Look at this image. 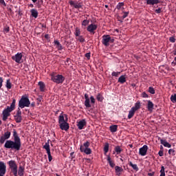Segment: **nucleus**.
<instances>
[{"label":"nucleus","instance_id":"nucleus-1","mask_svg":"<svg viewBox=\"0 0 176 176\" xmlns=\"http://www.w3.org/2000/svg\"><path fill=\"white\" fill-rule=\"evenodd\" d=\"M13 140H7L4 144V148L11 149L12 151H20L21 148V139L19 137V133L16 129L13 130Z\"/></svg>","mask_w":176,"mask_h":176},{"label":"nucleus","instance_id":"nucleus-2","mask_svg":"<svg viewBox=\"0 0 176 176\" xmlns=\"http://www.w3.org/2000/svg\"><path fill=\"white\" fill-rule=\"evenodd\" d=\"M16 109V99L13 98L10 107L8 106L7 108L4 109L2 112V120L6 122L10 113L13 112Z\"/></svg>","mask_w":176,"mask_h":176},{"label":"nucleus","instance_id":"nucleus-3","mask_svg":"<svg viewBox=\"0 0 176 176\" xmlns=\"http://www.w3.org/2000/svg\"><path fill=\"white\" fill-rule=\"evenodd\" d=\"M30 105H31V102L28 98V96L27 95L22 96L21 100L19 102V108L23 109V108L28 107H30Z\"/></svg>","mask_w":176,"mask_h":176},{"label":"nucleus","instance_id":"nucleus-4","mask_svg":"<svg viewBox=\"0 0 176 176\" xmlns=\"http://www.w3.org/2000/svg\"><path fill=\"white\" fill-rule=\"evenodd\" d=\"M8 164L10 170V173L13 174L14 176H18L19 175H17V172L19 168L17 166V163H16V161L10 160L8 162Z\"/></svg>","mask_w":176,"mask_h":176},{"label":"nucleus","instance_id":"nucleus-5","mask_svg":"<svg viewBox=\"0 0 176 176\" xmlns=\"http://www.w3.org/2000/svg\"><path fill=\"white\" fill-rule=\"evenodd\" d=\"M51 80L54 83H57V85H60L64 83V80H65V77H64L61 74L54 75V73L51 74Z\"/></svg>","mask_w":176,"mask_h":176},{"label":"nucleus","instance_id":"nucleus-6","mask_svg":"<svg viewBox=\"0 0 176 176\" xmlns=\"http://www.w3.org/2000/svg\"><path fill=\"white\" fill-rule=\"evenodd\" d=\"M89 146H90V143L87 141L80 146V152L85 153V155H91V148H89Z\"/></svg>","mask_w":176,"mask_h":176},{"label":"nucleus","instance_id":"nucleus-7","mask_svg":"<svg viewBox=\"0 0 176 176\" xmlns=\"http://www.w3.org/2000/svg\"><path fill=\"white\" fill-rule=\"evenodd\" d=\"M113 42H115V39L111 38L109 34H104L102 36V43L104 46H109V43H113Z\"/></svg>","mask_w":176,"mask_h":176},{"label":"nucleus","instance_id":"nucleus-8","mask_svg":"<svg viewBox=\"0 0 176 176\" xmlns=\"http://www.w3.org/2000/svg\"><path fill=\"white\" fill-rule=\"evenodd\" d=\"M49 141H50V140H48L45 144V145L43 146V148L45 149V151H47L49 162H52V160H53V157H52V153L50 152V143L49 142Z\"/></svg>","mask_w":176,"mask_h":176},{"label":"nucleus","instance_id":"nucleus-9","mask_svg":"<svg viewBox=\"0 0 176 176\" xmlns=\"http://www.w3.org/2000/svg\"><path fill=\"white\" fill-rule=\"evenodd\" d=\"M14 119L16 123H21L23 120V116H21V110L20 108H18L16 113L14 116Z\"/></svg>","mask_w":176,"mask_h":176},{"label":"nucleus","instance_id":"nucleus-10","mask_svg":"<svg viewBox=\"0 0 176 176\" xmlns=\"http://www.w3.org/2000/svg\"><path fill=\"white\" fill-rule=\"evenodd\" d=\"M23 59V54L21 53H17L14 56H12V60L15 61V63H17L18 64H21V63H23L21 60Z\"/></svg>","mask_w":176,"mask_h":176},{"label":"nucleus","instance_id":"nucleus-11","mask_svg":"<svg viewBox=\"0 0 176 176\" xmlns=\"http://www.w3.org/2000/svg\"><path fill=\"white\" fill-rule=\"evenodd\" d=\"M10 135H12L10 131L5 132L3 135L0 138V144H5L6 140H9V138H10Z\"/></svg>","mask_w":176,"mask_h":176},{"label":"nucleus","instance_id":"nucleus-12","mask_svg":"<svg viewBox=\"0 0 176 176\" xmlns=\"http://www.w3.org/2000/svg\"><path fill=\"white\" fill-rule=\"evenodd\" d=\"M68 122V115L61 113L58 117V124L65 123Z\"/></svg>","mask_w":176,"mask_h":176},{"label":"nucleus","instance_id":"nucleus-13","mask_svg":"<svg viewBox=\"0 0 176 176\" xmlns=\"http://www.w3.org/2000/svg\"><path fill=\"white\" fill-rule=\"evenodd\" d=\"M97 25L91 23L90 25H89L87 28V30L88 31V32H90V34H96V30H97Z\"/></svg>","mask_w":176,"mask_h":176},{"label":"nucleus","instance_id":"nucleus-14","mask_svg":"<svg viewBox=\"0 0 176 176\" xmlns=\"http://www.w3.org/2000/svg\"><path fill=\"white\" fill-rule=\"evenodd\" d=\"M69 3L70 6H74L75 9H80V8H82V3L79 1H70Z\"/></svg>","mask_w":176,"mask_h":176},{"label":"nucleus","instance_id":"nucleus-15","mask_svg":"<svg viewBox=\"0 0 176 176\" xmlns=\"http://www.w3.org/2000/svg\"><path fill=\"white\" fill-rule=\"evenodd\" d=\"M148 152V146L144 145L142 148L139 149V155L140 156H145L146 155V153Z\"/></svg>","mask_w":176,"mask_h":176},{"label":"nucleus","instance_id":"nucleus-16","mask_svg":"<svg viewBox=\"0 0 176 176\" xmlns=\"http://www.w3.org/2000/svg\"><path fill=\"white\" fill-rule=\"evenodd\" d=\"M59 127L60 129L64 130L65 131H68V130H69V124H68V122H61L59 124Z\"/></svg>","mask_w":176,"mask_h":176},{"label":"nucleus","instance_id":"nucleus-17","mask_svg":"<svg viewBox=\"0 0 176 176\" xmlns=\"http://www.w3.org/2000/svg\"><path fill=\"white\" fill-rule=\"evenodd\" d=\"M0 174H6V164L2 161H0Z\"/></svg>","mask_w":176,"mask_h":176},{"label":"nucleus","instance_id":"nucleus-18","mask_svg":"<svg viewBox=\"0 0 176 176\" xmlns=\"http://www.w3.org/2000/svg\"><path fill=\"white\" fill-rule=\"evenodd\" d=\"M85 126H86V120H82L77 124L78 130H83V127H85Z\"/></svg>","mask_w":176,"mask_h":176},{"label":"nucleus","instance_id":"nucleus-19","mask_svg":"<svg viewBox=\"0 0 176 176\" xmlns=\"http://www.w3.org/2000/svg\"><path fill=\"white\" fill-rule=\"evenodd\" d=\"M115 170H116V174L118 176L122 175V173L123 172V168L116 166H115Z\"/></svg>","mask_w":176,"mask_h":176},{"label":"nucleus","instance_id":"nucleus-20","mask_svg":"<svg viewBox=\"0 0 176 176\" xmlns=\"http://www.w3.org/2000/svg\"><path fill=\"white\" fill-rule=\"evenodd\" d=\"M153 107H155V104H153V102L151 100H148V104H147V109L150 112H152L153 111Z\"/></svg>","mask_w":176,"mask_h":176},{"label":"nucleus","instance_id":"nucleus-21","mask_svg":"<svg viewBox=\"0 0 176 176\" xmlns=\"http://www.w3.org/2000/svg\"><path fill=\"white\" fill-rule=\"evenodd\" d=\"M141 108V102L140 100L137 101V102L135 103V106L132 107V109L136 112V111H138Z\"/></svg>","mask_w":176,"mask_h":176},{"label":"nucleus","instance_id":"nucleus-22","mask_svg":"<svg viewBox=\"0 0 176 176\" xmlns=\"http://www.w3.org/2000/svg\"><path fill=\"white\" fill-rule=\"evenodd\" d=\"M147 5H157L160 3V0H146Z\"/></svg>","mask_w":176,"mask_h":176},{"label":"nucleus","instance_id":"nucleus-23","mask_svg":"<svg viewBox=\"0 0 176 176\" xmlns=\"http://www.w3.org/2000/svg\"><path fill=\"white\" fill-rule=\"evenodd\" d=\"M24 170H25L24 166H19L18 172H17L18 175L24 176Z\"/></svg>","mask_w":176,"mask_h":176},{"label":"nucleus","instance_id":"nucleus-24","mask_svg":"<svg viewBox=\"0 0 176 176\" xmlns=\"http://www.w3.org/2000/svg\"><path fill=\"white\" fill-rule=\"evenodd\" d=\"M107 162H108L110 167H111L112 168H113V167H115V162H113V161H112L110 155H107Z\"/></svg>","mask_w":176,"mask_h":176},{"label":"nucleus","instance_id":"nucleus-25","mask_svg":"<svg viewBox=\"0 0 176 176\" xmlns=\"http://www.w3.org/2000/svg\"><path fill=\"white\" fill-rule=\"evenodd\" d=\"M38 86L40 87L41 91H45V89H46V86L45 85V82L40 81L38 82Z\"/></svg>","mask_w":176,"mask_h":176},{"label":"nucleus","instance_id":"nucleus-26","mask_svg":"<svg viewBox=\"0 0 176 176\" xmlns=\"http://www.w3.org/2000/svg\"><path fill=\"white\" fill-rule=\"evenodd\" d=\"M114 151L117 153V155H120V153L123 152V149H122L120 146H116L114 148Z\"/></svg>","mask_w":176,"mask_h":176},{"label":"nucleus","instance_id":"nucleus-27","mask_svg":"<svg viewBox=\"0 0 176 176\" xmlns=\"http://www.w3.org/2000/svg\"><path fill=\"white\" fill-rule=\"evenodd\" d=\"M54 44L56 45V49H58V50H63V45H61L60 41L55 40Z\"/></svg>","mask_w":176,"mask_h":176},{"label":"nucleus","instance_id":"nucleus-28","mask_svg":"<svg viewBox=\"0 0 176 176\" xmlns=\"http://www.w3.org/2000/svg\"><path fill=\"white\" fill-rule=\"evenodd\" d=\"M30 13L32 14V17H34V19H36L38 17V11L35 9H32L30 10Z\"/></svg>","mask_w":176,"mask_h":176},{"label":"nucleus","instance_id":"nucleus-29","mask_svg":"<svg viewBox=\"0 0 176 176\" xmlns=\"http://www.w3.org/2000/svg\"><path fill=\"white\" fill-rule=\"evenodd\" d=\"M109 129L111 133H116L118 131V125H111Z\"/></svg>","mask_w":176,"mask_h":176},{"label":"nucleus","instance_id":"nucleus-30","mask_svg":"<svg viewBox=\"0 0 176 176\" xmlns=\"http://www.w3.org/2000/svg\"><path fill=\"white\" fill-rule=\"evenodd\" d=\"M135 113V110L131 108L129 112L128 119H131V118H133V116H134Z\"/></svg>","mask_w":176,"mask_h":176},{"label":"nucleus","instance_id":"nucleus-31","mask_svg":"<svg viewBox=\"0 0 176 176\" xmlns=\"http://www.w3.org/2000/svg\"><path fill=\"white\" fill-rule=\"evenodd\" d=\"M129 164L130 167H132V168L133 170H135V171H138L139 168H138V166H137V164H134L131 162H129Z\"/></svg>","mask_w":176,"mask_h":176},{"label":"nucleus","instance_id":"nucleus-32","mask_svg":"<svg viewBox=\"0 0 176 176\" xmlns=\"http://www.w3.org/2000/svg\"><path fill=\"white\" fill-rule=\"evenodd\" d=\"M109 151V144L105 143L104 147V155H107Z\"/></svg>","mask_w":176,"mask_h":176},{"label":"nucleus","instance_id":"nucleus-33","mask_svg":"<svg viewBox=\"0 0 176 176\" xmlns=\"http://www.w3.org/2000/svg\"><path fill=\"white\" fill-rule=\"evenodd\" d=\"M118 82L120 83H124L126 82V76H121L119 78H118Z\"/></svg>","mask_w":176,"mask_h":176},{"label":"nucleus","instance_id":"nucleus-34","mask_svg":"<svg viewBox=\"0 0 176 176\" xmlns=\"http://www.w3.org/2000/svg\"><path fill=\"white\" fill-rule=\"evenodd\" d=\"M85 106L86 108H91V104H90V99H85Z\"/></svg>","mask_w":176,"mask_h":176},{"label":"nucleus","instance_id":"nucleus-35","mask_svg":"<svg viewBox=\"0 0 176 176\" xmlns=\"http://www.w3.org/2000/svg\"><path fill=\"white\" fill-rule=\"evenodd\" d=\"M96 99L98 101H100V102H102V101L104 100V96H102V95H101V94H98V95L96 96Z\"/></svg>","mask_w":176,"mask_h":176},{"label":"nucleus","instance_id":"nucleus-36","mask_svg":"<svg viewBox=\"0 0 176 176\" xmlns=\"http://www.w3.org/2000/svg\"><path fill=\"white\" fill-rule=\"evenodd\" d=\"M6 87L10 90L12 89V82H10V79L7 80Z\"/></svg>","mask_w":176,"mask_h":176},{"label":"nucleus","instance_id":"nucleus-37","mask_svg":"<svg viewBox=\"0 0 176 176\" xmlns=\"http://www.w3.org/2000/svg\"><path fill=\"white\" fill-rule=\"evenodd\" d=\"M76 39L81 43H83V42H85V38L83 37V36H77Z\"/></svg>","mask_w":176,"mask_h":176},{"label":"nucleus","instance_id":"nucleus-38","mask_svg":"<svg viewBox=\"0 0 176 176\" xmlns=\"http://www.w3.org/2000/svg\"><path fill=\"white\" fill-rule=\"evenodd\" d=\"M74 35L75 36H80V29L79 28H76Z\"/></svg>","mask_w":176,"mask_h":176},{"label":"nucleus","instance_id":"nucleus-39","mask_svg":"<svg viewBox=\"0 0 176 176\" xmlns=\"http://www.w3.org/2000/svg\"><path fill=\"white\" fill-rule=\"evenodd\" d=\"M124 6V3L121 2V3H118V4L116 6V9H118V10H120V9H122V8H123Z\"/></svg>","mask_w":176,"mask_h":176},{"label":"nucleus","instance_id":"nucleus-40","mask_svg":"<svg viewBox=\"0 0 176 176\" xmlns=\"http://www.w3.org/2000/svg\"><path fill=\"white\" fill-rule=\"evenodd\" d=\"M9 31H10V28L9 26L6 25V27H4V28L3 30V34H8V32H9Z\"/></svg>","mask_w":176,"mask_h":176},{"label":"nucleus","instance_id":"nucleus-41","mask_svg":"<svg viewBox=\"0 0 176 176\" xmlns=\"http://www.w3.org/2000/svg\"><path fill=\"white\" fill-rule=\"evenodd\" d=\"M148 93H150V94H155V93H156V91H155V88H153V87H149Z\"/></svg>","mask_w":176,"mask_h":176},{"label":"nucleus","instance_id":"nucleus-42","mask_svg":"<svg viewBox=\"0 0 176 176\" xmlns=\"http://www.w3.org/2000/svg\"><path fill=\"white\" fill-rule=\"evenodd\" d=\"M160 173V176H166V173L164 172V167L163 166H161V170Z\"/></svg>","mask_w":176,"mask_h":176},{"label":"nucleus","instance_id":"nucleus-43","mask_svg":"<svg viewBox=\"0 0 176 176\" xmlns=\"http://www.w3.org/2000/svg\"><path fill=\"white\" fill-rule=\"evenodd\" d=\"M120 74V72H113L111 74L112 76H115L116 78H118Z\"/></svg>","mask_w":176,"mask_h":176},{"label":"nucleus","instance_id":"nucleus-44","mask_svg":"<svg viewBox=\"0 0 176 176\" xmlns=\"http://www.w3.org/2000/svg\"><path fill=\"white\" fill-rule=\"evenodd\" d=\"M170 101H172V102H176V94L170 96Z\"/></svg>","mask_w":176,"mask_h":176},{"label":"nucleus","instance_id":"nucleus-45","mask_svg":"<svg viewBox=\"0 0 176 176\" xmlns=\"http://www.w3.org/2000/svg\"><path fill=\"white\" fill-rule=\"evenodd\" d=\"M89 20L85 19V20L82 21V25H83L84 27H86L87 25H89Z\"/></svg>","mask_w":176,"mask_h":176},{"label":"nucleus","instance_id":"nucleus-46","mask_svg":"<svg viewBox=\"0 0 176 176\" xmlns=\"http://www.w3.org/2000/svg\"><path fill=\"white\" fill-rule=\"evenodd\" d=\"M168 153L169 155H171L172 156H175V151L174 149H169L168 150Z\"/></svg>","mask_w":176,"mask_h":176},{"label":"nucleus","instance_id":"nucleus-47","mask_svg":"<svg viewBox=\"0 0 176 176\" xmlns=\"http://www.w3.org/2000/svg\"><path fill=\"white\" fill-rule=\"evenodd\" d=\"M142 97L143 98H148V97H149V96L146 94V92H143L142 93Z\"/></svg>","mask_w":176,"mask_h":176},{"label":"nucleus","instance_id":"nucleus-48","mask_svg":"<svg viewBox=\"0 0 176 176\" xmlns=\"http://www.w3.org/2000/svg\"><path fill=\"white\" fill-rule=\"evenodd\" d=\"M169 41L171 42L172 43H175V37H174V36L170 37Z\"/></svg>","mask_w":176,"mask_h":176},{"label":"nucleus","instance_id":"nucleus-49","mask_svg":"<svg viewBox=\"0 0 176 176\" xmlns=\"http://www.w3.org/2000/svg\"><path fill=\"white\" fill-rule=\"evenodd\" d=\"M159 140H160L162 145H164V146L165 144H166L167 141L164 140L163 139H161L160 138H159Z\"/></svg>","mask_w":176,"mask_h":176},{"label":"nucleus","instance_id":"nucleus-50","mask_svg":"<svg viewBox=\"0 0 176 176\" xmlns=\"http://www.w3.org/2000/svg\"><path fill=\"white\" fill-rule=\"evenodd\" d=\"M124 15L122 16V20H124L127 16H129V12H123Z\"/></svg>","mask_w":176,"mask_h":176},{"label":"nucleus","instance_id":"nucleus-51","mask_svg":"<svg viewBox=\"0 0 176 176\" xmlns=\"http://www.w3.org/2000/svg\"><path fill=\"white\" fill-rule=\"evenodd\" d=\"M91 102V104H95L96 103V99L94 98V96H91L90 97Z\"/></svg>","mask_w":176,"mask_h":176},{"label":"nucleus","instance_id":"nucleus-52","mask_svg":"<svg viewBox=\"0 0 176 176\" xmlns=\"http://www.w3.org/2000/svg\"><path fill=\"white\" fill-rule=\"evenodd\" d=\"M0 5H3V6L6 7V3L5 2V0H0Z\"/></svg>","mask_w":176,"mask_h":176},{"label":"nucleus","instance_id":"nucleus-53","mask_svg":"<svg viewBox=\"0 0 176 176\" xmlns=\"http://www.w3.org/2000/svg\"><path fill=\"white\" fill-rule=\"evenodd\" d=\"M2 83H3V78L2 77H0V89L2 87Z\"/></svg>","mask_w":176,"mask_h":176},{"label":"nucleus","instance_id":"nucleus-54","mask_svg":"<svg viewBox=\"0 0 176 176\" xmlns=\"http://www.w3.org/2000/svg\"><path fill=\"white\" fill-rule=\"evenodd\" d=\"M85 57L87 60H90V52L85 54Z\"/></svg>","mask_w":176,"mask_h":176},{"label":"nucleus","instance_id":"nucleus-55","mask_svg":"<svg viewBox=\"0 0 176 176\" xmlns=\"http://www.w3.org/2000/svg\"><path fill=\"white\" fill-rule=\"evenodd\" d=\"M118 20L120 21V23H123V17L118 16Z\"/></svg>","mask_w":176,"mask_h":176},{"label":"nucleus","instance_id":"nucleus-56","mask_svg":"<svg viewBox=\"0 0 176 176\" xmlns=\"http://www.w3.org/2000/svg\"><path fill=\"white\" fill-rule=\"evenodd\" d=\"M155 13H162V9L161 8H158L155 10Z\"/></svg>","mask_w":176,"mask_h":176},{"label":"nucleus","instance_id":"nucleus-57","mask_svg":"<svg viewBox=\"0 0 176 176\" xmlns=\"http://www.w3.org/2000/svg\"><path fill=\"white\" fill-rule=\"evenodd\" d=\"M164 146H165L166 148H170L171 146V144H170V143L168 142H166V144Z\"/></svg>","mask_w":176,"mask_h":176},{"label":"nucleus","instance_id":"nucleus-58","mask_svg":"<svg viewBox=\"0 0 176 176\" xmlns=\"http://www.w3.org/2000/svg\"><path fill=\"white\" fill-rule=\"evenodd\" d=\"M159 156L162 157L164 155L163 151H160L158 153Z\"/></svg>","mask_w":176,"mask_h":176},{"label":"nucleus","instance_id":"nucleus-59","mask_svg":"<svg viewBox=\"0 0 176 176\" xmlns=\"http://www.w3.org/2000/svg\"><path fill=\"white\" fill-rule=\"evenodd\" d=\"M148 176H153V175H155V172H152V173H148Z\"/></svg>","mask_w":176,"mask_h":176},{"label":"nucleus","instance_id":"nucleus-60","mask_svg":"<svg viewBox=\"0 0 176 176\" xmlns=\"http://www.w3.org/2000/svg\"><path fill=\"white\" fill-rule=\"evenodd\" d=\"M85 100H89V95H87V94H85Z\"/></svg>","mask_w":176,"mask_h":176},{"label":"nucleus","instance_id":"nucleus-61","mask_svg":"<svg viewBox=\"0 0 176 176\" xmlns=\"http://www.w3.org/2000/svg\"><path fill=\"white\" fill-rule=\"evenodd\" d=\"M41 25L42 28H46V25H45L43 23H41Z\"/></svg>","mask_w":176,"mask_h":176},{"label":"nucleus","instance_id":"nucleus-62","mask_svg":"<svg viewBox=\"0 0 176 176\" xmlns=\"http://www.w3.org/2000/svg\"><path fill=\"white\" fill-rule=\"evenodd\" d=\"M173 55H174V56H176V50H175L173 51Z\"/></svg>","mask_w":176,"mask_h":176},{"label":"nucleus","instance_id":"nucleus-63","mask_svg":"<svg viewBox=\"0 0 176 176\" xmlns=\"http://www.w3.org/2000/svg\"><path fill=\"white\" fill-rule=\"evenodd\" d=\"M37 1H38V0H32V1L33 2V3H36Z\"/></svg>","mask_w":176,"mask_h":176},{"label":"nucleus","instance_id":"nucleus-64","mask_svg":"<svg viewBox=\"0 0 176 176\" xmlns=\"http://www.w3.org/2000/svg\"><path fill=\"white\" fill-rule=\"evenodd\" d=\"M49 36V34H45V38H46V39H47V37Z\"/></svg>","mask_w":176,"mask_h":176}]
</instances>
